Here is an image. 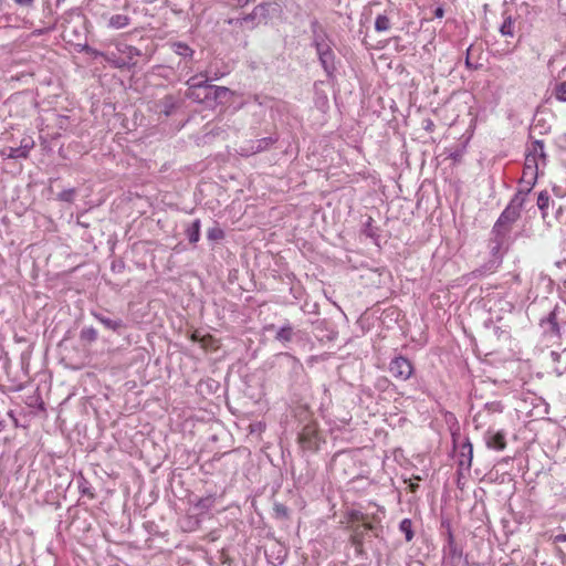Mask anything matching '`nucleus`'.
I'll return each mask as SVG.
<instances>
[{"label": "nucleus", "mask_w": 566, "mask_h": 566, "mask_svg": "<svg viewBox=\"0 0 566 566\" xmlns=\"http://www.w3.org/2000/svg\"><path fill=\"white\" fill-rule=\"evenodd\" d=\"M530 193V188L526 190H518L513 198L510 200L509 205L502 211L497 220L492 227L493 232H496L497 235H510L513 224L520 219L521 211L526 200L527 195Z\"/></svg>", "instance_id": "nucleus-1"}, {"label": "nucleus", "mask_w": 566, "mask_h": 566, "mask_svg": "<svg viewBox=\"0 0 566 566\" xmlns=\"http://www.w3.org/2000/svg\"><path fill=\"white\" fill-rule=\"evenodd\" d=\"M562 325H566L565 310L557 305L539 322L544 338L553 342L559 339Z\"/></svg>", "instance_id": "nucleus-2"}, {"label": "nucleus", "mask_w": 566, "mask_h": 566, "mask_svg": "<svg viewBox=\"0 0 566 566\" xmlns=\"http://www.w3.org/2000/svg\"><path fill=\"white\" fill-rule=\"evenodd\" d=\"M91 315L106 329L117 335H122L127 328L126 323L119 316L107 310L91 311Z\"/></svg>", "instance_id": "nucleus-3"}, {"label": "nucleus", "mask_w": 566, "mask_h": 566, "mask_svg": "<svg viewBox=\"0 0 566 566\" xmlns=\"http://www.w3.org/2000/svg\"><path fill=\"white\" fill-rule=\"evenodd\" d=\"M389 373L398 380L406 381L413 375V364L402 355L395 356L389 363Z\"/></svg>", "instance_id": "nucleus-4"}, {"label": "nucleus", "mask_w": 566, "mask_h": 566, "mask_svg": "<svg viewBox=\"0 0 566 566\" xmlns=\"http://www.w3.org/2000/svg\"><path fill=\"white\" fill-rule=\"evenodd\" d=\"M34 140L32 137H23L20 145L17 147L8 146L1 150V156L11 159L28 158L30 150L34 147Z\"/></svg>", "instance_id": "nucleus-5"}, {"label": "nucleus", "mask_w": 566, "mask_h": 566, "mask_svg": "<svg viewBox=\"0 0 566 566\" xmlns=\"http://www.w3.org/2000/svg\"><path fill=\"white\" fill-rule=\"evenodd\" d=\"M319 64L322 65L327 78H333L336 72V55L332 46L319 50L317 53Z\"/></svg>", "instance_id": "nucleus-6"}, {"label": "nucleus", "mask_w": 566, "mask_h": 566, "mask_svg": "<svg viewBox=\"0 0 566 566\" xmlns=\"http://www.w3.org/2000/svg\"><path fill=\"white\" fill-rule=\"evenodd\" d=\"M266 332H275L274 339L281 343L284 347L291 343L295 336L294 327L286 321L281 327H276L274 324H269L264 327Z\"/></svg>", "instance_id": "nucleus-7"}, {"label": "nucleus", "mask_w": 566, "mask_h": 566, "mask_svg": "<svg viewBox=\"0 0 566 566\" xmlns=\"http://www.w3.org/2000/svg\"><path fill=\"white\" fill-rule=\"evenodd\" d=\"M298 442L301 443L303 449L317 450L319 438L316 427L311 423L304 426L298 434Z\"/></svg>", "instance_id": "nucleus-8"}, {"label": "nucleus", "mask_w": 566, "mask_h": 566, "mask_svg": "<svg viewBox=\"0 0 566 566\" xmlns=\"http://www.w3.org/2000/svg\"><path fill=\"white\" fill-rule=\"evenodd\" d=\"M507 239H509V235H502V234L497 235L496 232H493V230H491L489 244H488L489 252L491 255L490 259L499 258L501 260V262L503 261V255H504L503 249L507 242Z\"/></svg>", "instance_id": "nucleus-9"}, {"label": "nucleus", "mask_w": 566, "mask_h": 566, "mask_svg": "<svg viewBox=\"0 0 566 566\" xmlns=\"http://www.w3.org/2000/svg\"><path fill=\"white\" fill-rule=\"evenodd\" d=\"M208 95V106L222 104L231 94L230 90L224 86L212 85L207 82L206 84Z\"/></svg>", "instance_id": "nucleus-10"}, {"label": "nucleus", "mask_w": 566, "mask_h": 566, "mask_svg": "<svg viewBox=\"0 0 566 566\" xmlns=\"http://www.w3.org/2000/svg\"><path fill=\"white\" fill-rule=\"evenodd\" d=\"M484 440L489 449L502 451L506 447L505 433L489 429L484 434Z\"/></svg>", "instance_id": "nucleus-11"}, {"label": "nucleus", "mask_w": 566, "mask_h": 566, "mask_svg": "<svg viewBox=\"0 0 566 566\" xmlns=\"http://www.w3.org/2000/svg\"><path fill=\"white\" fill-rule=\"evenodd\" d=\"M538 168H539V161L534 160V157H525L524 168H523V177L522 179H528V188L533 186L534 181L537 178L538 175Z\"/></svg>", "instance_id": "nucleus-12"}, {"label": "nucleus", "mask_w": 566, "mask_h": 566, "mask_svg": "<svg viewBox=\"0 0 566 566\" xmlns=\"http://www.w3.org/2000/svg\"><path fill=\"white\" fill-rule=\"evenodd\" d=\"M446 549V563L448 566H469L467 557L463 556L462 548L452 546Z\"/></svg>", "instance_id": "nucleus-13"}, {"label": "nucleus", "mask_w": 566, "mask_h": 566, "mask_svg": "<svg viewBox=\"0 0 566 566\" xmlns=\"http://www.w3.org/2000/svg\"><path fill=\"white\" fill-rule=\"evenodd\" d=\"M502 264L501 260L499 258L489 259L485 263H483L481 266L474 269L470 276L473 279H480L488 274L494 273L500 265Z\"/></svg>", "instance_id": "nucleus-14"}, {"label": "nucleus", "mask_w": 566, "mask_h": 566, "mask_svg": "<svg viewBox=\"0 0 566 566\" xmlns=\"http://www.w3.org/2000/svg\"><path fill=\"white\" fill-rule=\"evenodd\" d=\"M279 140L277 136H269L264 138H260L255 142H252L247 148L248 154H259L270 149L276 142Z\"/></svg>", "instance_id": "nucleus-15"}, {"label": "nucleus", "mask_w": 566, "mask_h": 566, "mask_svg": "<svg viewBox=\"0 0 566 566\" xmlns=\"http://www.w3.org/2000/svg\"><path fill=\"white\" fill-rule=\"evenodd\" d=\"M534 157V160L542 161L543 165L546 163V154L544 150V142L535 139L526 148L525 157Z\"/></svg>", "instance_id": "nucleus-16"}, {"label": "nucleus", "mask_w": 566, "mask_h": 566, "mask_svg": "<svg viewBox=\"0 0 566 566\" xmlns=\"http://www.w3.org/2000/svg\"><path fill=\"white\" fill-rule=\"evenodd\" d=\"M179 107V99L174 95H166L158 102V108L166 117L171 116Z\"/></svg>", "instance_id": "nucleus-17"}, {"label": "nucleus", "mask_w": 566, "mask_h": 566, "mask_svg": "<svg viewBox=\"0 0 566 566\" xmlns=\"http://www.w3.org/2000/svg\"><path fill=\"white\" fill-rule=\"evenodd\" d=\"M274 6L275 3L272 1H262L253 8L262 24H268L269 21L271 20V11L274 8Z\"/></svg>", "instance_id": "nucleus-18"}, {"label": "nucleus", "mask_w": 566, "mask_h": 566, "mask_svg": "<svg viewBox=\"0 0 566 566\" xmlns=\"http://www.w3.org/2000/svg\"><path fill=\"white\" fill-rule=\"evenodd\" d=\"M472 458H473V447H472L471 442L469 441V439H467L461 444V452H460V457H459V465L460 467H465L467 469H469L471 467V463H472Z\"/></svg>", "instance_id": "nucleus-19"}, {"label": "nucleus", "mask_w": 566, "mask_h": 566, "mask_svg": "<svg viewBox=\"0 0 566 566\" xmlns=\"http://www.w3.org/2000/svg\"><path fill=\"white\" fill-rule=\"evenodd\" d=\"M350 543L355 547L356 552L361 554L365 541V533L360 525L352 526Z\"/></svg>", "instance_id": "nucleus-20"}, {"label": "nucleus", "mask_w": 566, "mask_h": 566, "mask_svg": "<svg viewBox=\"0 0 566 566\" xmlns=\"http://www.w3.org/2000/svg\"><path fill=\"white\" fill-rule=\"evenodd\" d=\"M260 24L262 23L259 20L254 9L250 13L244 14L241 18H238V20L235 21V27L242 28L243 25H247L250 30L258 28Z\"/></svg>", "instance_id": "nucleus-21"}, {"label": "nucleus", "mask_w": 566, "mask_h": 566, "mask_svg": "<svg viewBox=\"0 0 566 566\" xmlns=\"http://www.w3.org/2000/svg\"><path fill=\"white\" fill-rule=\"evenodd\" d=\"M116 49L122 55H124L123 59H126L129 62H137L136 57L142 55V52L139 49H137L133 45L125 44V43H118L116 45Z\"/></svg>", "instance_id": "nucleus-22"}, {"label": "nucleus", "mask_w": 566, "mask_h": 566, "mask_svg": "<svg viewBox=\"0 0 566 566\" xmlns=\"http://www.w3.org/2000/svg\"><path fill=\"white\" fill-rule=\"evenodd\" d=\"M503 22L500 25V33L502 36L513 38L515 35V20L507 12L503 13Z\"/></svg>", "instance_id": "nucleus-23"}, {"label": "nucleus", "mask_w": 566, "mask_h": 566, "mask_svg": "<svg viewBox=\"0 0 566 566\" xmlns=\"http://www.w3.org/2000/svg\"><path fill=\"white\" fill-rule=\"evenodd\" d=\"M132 22L130 17L126 14H114L107 20V28L119 30L128 27Z\"/></svg>", "instance_id": "nucleus-24"}, {"label": "nucleus", "mask_w": 566, "mask_h": 566, "mask_svg": "<svg viewBox=\"0 0 566 566\" xmlns=\"http://www.w3.org/2000/svg\"><path fill=\"white\" fill-rule=\"evenodd\" d=\"M201 221L195 219L185 230V234L191 244H196L200 239Z\"/></svg>", "instance_id": "nucleus-25"}, {"label": "nucleus", "mask_w": 566, "mask_h": 566, "mask_svg": "<svg viewBox=\"0 0 566 566\" xmlns=\"http://www.w3.org/2000/svg\"><path fill=\"white\" fill-rule=\"evenodd\" d=\"M171 50L177 55L184 57V59H192L195 51L185 42H172L170 44Z\"/></svg>", "instance_id": "nucleus-26"}, {"label": "nucleus", "mask_w": 566, "mask_h": 566, "mask_svg": "<svg viewBox=\"0 0 566 566\" xmlns=\"http://www.w3.org/2000/svg\"><path fill=\"white\" fill-rule=\"evenodd\" d=\"M186 96H187V98H189L196 103L208 105V95H207L206 85L202 87H199L197 90H187Z\"/></svg>", "instance_id": "nucleus-27"}, {"label": "nucleus", "mask_w": 566, "mask_h": 566, "mask_svg": "<svg viewBox=\"0 0 566 566\" xmlns=\"http://www.w3.org/2000/svg\"><path fill=\"white\" fill-rule=\"evenodd\" d=\"M312 45L315 48L316 53L319 50H323V49L327 48L328 45H331L327 42V34L324 30H321L318 33L313 34Z\"/></svg>", "instance_id": "nucleus-28"}, {"label": "nucleus", "mask_w": 566, "mask_h": 566, "mask_svg": "<svg viewBox=\"0 0 566 566\" xmlns=\"http://www.w3.org/2000/svg\"><path fill=\"white\" fill-rule=\"evenodd\" d=\"M97 337H98V333L92 326L83 327L80 332V339L87 344H92V343L96 342Z\"/></svg>", "instance_id": "nucleus-29"}, {"label": "nucleus", "mask_w": 566, "mask_h": 566, "mask_svg": "<svg viewBox=\"0 0 566 566\" xmlns=\"http://www.w3.org/2000/svg\"><path fill=\"white\" fill-rule=\"evenodd\" d=\"M77 488L82 495H86L90 499L95 497L91 483L83 475L77 478Z\"/></svg>", "instance_id": "nucleus-30"}, {"label": "nucleus", "mask_w": 566, "mask_h": 566, "mask_svg": "<svg viewBox=\"0 0 566 566\" xmlns=\"http://www.w3.org/2000/svg\"><path fill=\"white\" fill-rule=\"evenodd\" d=\"M391 28V21L386 14H378L375 20V30L377 32H386Z\"/></svg>", "instance_id": "nucleus-31"}, {"label": "nucleus", "mask_w": 566, "mask_h": 566, "mask_svg": "<svg viewBox=\"0 0 566 566\" xmlns=\"http://www.w3.org/2000/svg\"><path fill=\"white\" fill-rule=\"evenodd\" d=\"M399 531L401 533H403L405 535V538L407 542H411L413 536H415V532L412 530V521L410 518H403L400 523H399Z\"/></svg>", "instance_id": "nucleus-32"}, {"label": "nucleus", "mask_w": 566, "mask_h": 566, "mask_svg": "<svg viewBox=\"0 0 566 566\" xmlns=\"http://www.w3.org/2000/svg\"><path fill=\"white\" fill-rule=\"evenodd\" d=\"M361 232L366 237L377 240L378 228L374 226V219L371 217H368L366 222L363 224Z\"/></svg>", "instance_id": "nucleus-33"}, {"label": "nucleus", "mask_w": 566, "mask_h": 566, "mask_svg": "<svg viewBox=\"0 0 566 566\" xmlns=\"http://www.w3.org/2000/svg\"><path fill=\"white\" fill-rule=\"evenodd\" d=\"M213 504H214V496L210 494L208 496L200 497L195 503V507L197 510H199L201 513H203V512H208L209 510H211Z\"/></svg>", "instance_id": "nucleus-34"}, {"label": "nucleus", "mask_w": 566, "mask_h": 566, "mask_svg": "<svg viewBox=\"0 0 566 566\" xmlns=\"http://www.w3.org/2000/svg\"><path fill=\"white\" fill-rule=\"evenodd\" d=\"M224 238V231L218 226H213L207 231V239L211 242L221 241Z\"/></svg>", "instance_id": "nucleus-35"}, {"label": "nucleus", "mask_w": 566, "mask_h": 566, "mask_svg": "<svg viewBox=\"0 0 566 566\" xmlns=\"http://www.w3.org/2000/svg\"><path fill=\"white\" fill-rule=\"evenodd\" d=\"M549 206V195L546 190H543L537 196V207L542 211L543 217L546 216V210Z\"/></svg>", "instance_id": "nucleus-36"}, {"label": "nucleus", "mask_w": 566, "mask_h": 566, "mask_svg": "<svg viewBox=\"0 0 566 566\" xmlns=\"http://www.w3.org/2000/svg\"><path fill=\"white\" fill-rule=\"evenodd\" d=\"M554 95L558 101L566 102V81L555 85Z\"/></svg>", "instance_id": "nucleus-37"}, {"label": "nucleus", "mask_w": 566, "mask_h": 566, "mask_svg": "<svg viewBox=\"0 0 566 566\" xmlns=\"http://www.w3.org/2000/svg\"><path fill=\"white\" fill-rule=\"evenodd\" d=\"M75 192L76 190L74 188L65 189L57 195V199L71 203L74 200Z\"/></svg>", "instance_id": "nucleus-38"}, {"label": "nucleus", "mask_w": 566, "mask_h": 566, "mask_svg": "<svg viewBox=\"0 0 566 566\" xmlns=\"http://www.w3.org/2000/svg\"><path fill=\"white\" fill-rule=\"evenodd\" d=\"M108 61L113 62L114 66L118 69H132L137 64V62H129L123 57H118L116 60L108 59Z\"/></svg>", "instance_id": "nucleus-39"}, {"label": "nucleus", "mask_w": 566, "mask_h": 566, "mask_svg": "<svg viewBox=\"0 0 566 566\" xmlns=\"http://www.w3.org/2000/svg\"><path fill=\"white\" fill-rule=\"evenodd\" d=\"M199 76L200 75H195L187 81L186 84L188 85V90H197L207 84V82H208L207 78L203 81H199Z\"/></svg>", "instance_id": "nucleus-40"}, {"label": "nucleus", "mask_w": 566, "mask_h": 566, "mask_svg": "<svg viewBox=\"0 0 566 566\" xmlns=\"http://www.w3.org/2000/svg\"><path fill=\"white\" fill-rule=\"evenodd\" d=\"M390 385L391 381L387 377H379L375 382V387L381 391H385Z\"/></svg>", "instance_id": "nucleus-41"}, {"label": "nucleus", "mask_w": 566, "mask_h": 566, "mask_svg": "<svg viewBox=\"0 0 566 566\" xmlns=\"http://www.w3.org/2000/svg\"><path fill=\"white\" fill-rule=\"evenodd\" d=\"M274 511H275L276 516H279V517H282V518L289 517V510L284 504L276 503L274 505Z\"/></svg>", "instance_id": "nucleus-42"}, {"label": "nucleus", "mask_w": 566, "mask_h": 566, "mask_svg": "<svg viewBox=\"0 0 566 566\" xmlns=\"http://www.w3.org/2000/svg\"><path fill=\"white\" fill-rule=\"evenodd\" d=\"M111 270L114 273H122L125 270V262L122 259L114 260L111 264Z\"/></svg>", "instance_id": "nucleus-43"}, {"label": "nucleus", "mask_w": 566, "mask_h": 566, "mask_svg": "<svg viewBox=\"0 0 566 566\" xmlns=\"http://www.w3.org/2000/svg\"><path fill=\"white\" fill-rule=\"evenodd\" d=\"M348 517L352 523H355V522L363 523L366 520V515L364 513H361L359 511H355V510L349 513Z\"/></svg>", "instance_id": "nucleus-44"}, {"label": "nucleus", "mask_w": 566, "mask_h": 566, "mask_svg": "<svg viewBox=\"0 0 566 566\" xmlns=\"http://www.w3.org/2000/svg\"><path fill=\"white\" fill-rule=\"evenodd\" d=\"M359 525H360V526H361V528L364 530V533H365V534H366V532H367V531H371V532H374V535H375L376 537H378V536H379V533H378V530H379V528H378L375 524L369 523V522H366V520H365V521H364L361 524H359Z\"/></svg>", "instance_id": "nucleus-45"}, {"label": "nucleus", "mask_w": 566, "mask_h": 566, "mask_svg": "<svg viewBox=\"0 0 566 566\" xmlns=\"http://www.w3.org/2000/svg\"><path fill=\"white\" fill-rule=\"evenodd\" d=\"M43 15L45 19H52L54 15L52 6L49 2L43 7Z\"/></svg>", "instance_id": "nucleus-46"}, {"label": "nucleus", "mask_w": 566, "mask_h": 566, "mask_svg": "<svg viewBox=\"0 0 566 566\" xmlns=\"http://www.w3.org/2000/svg\"><path fill=\"white\" fill-rule=\"evenodd\" d=\"M321 30H324L322 28V25L319 24L318 20L317 19H314L311 21V31H312V34L314 33H318Z\"/></svg>", "instance_id": "nucleus-47"}, {"label": "nucleus", "mask_w": 566, "mask_h": 566, "mask_svg": "<svg viewBox=\"0 0 566 566\" xmlns=\"http://www.w3.org/2000/svg\"><path fill=\"white\" fill-rule=\"evenodd\" d=\"M494 334L497 336V338L504 337L505 339L509 338V332L505 329H502L501 327H494Z\"/></svg>", "instance_id": "nucleus-48"}, {"label": "nucleus", "mask_w": 566, "mask_h": 566, "mask_svg": "<svg viewBox=\"0 0 566 566\" xmlns=\"http://www.w3.org/2000/svg\"><path fill=\"white\" fill-rule=\"evenodd\" d=\"M18 6L29 8L33 4L34 0H13Z\"/></svg>", "instance_id": "nucleus-49"}, {"label": "nucleus", "mask_w": 566, "mask_h": 566, "mask_svg": "<svg viewBox=\"0 0 566 566\" xmlns=\"http://www.w3.org/2000/svg\"><path fill=\"white\" fill-rule=\"evenodd\" d=\"M563 355H566V348L562 353H557L554 350L551 353V357L554 361H559Z\"/></svg>", "instance_id": "nucleus-50"}, {"label": "nucleus", "mask_w": 566, "mask_h": 566, "mask_svg": "<svg viewBox=\"0 0 566 566\" xmlns=\"http://www.w3.org/2000/svg\"><path fill=\"white\" fill-rule=\"evenodd\" d=\"M450 158L455 161V163H459L461 161V158H462V151L460 150H457V151H453L450 154Z\"/></svg>", "instance_id": "nucleus-51"}, {"label": "nucleus", "mask_w": 566, "mask_h": 566, "mask_svg": "<svg viewBox=\"0 0 566 566\" xmlns=\"http://www.w3.org/2000/svg\"><path fill=\"white\" fill-rule=\"evenodd\" d=\"M452 546H458L454 542V537L451 532L448 533V546L446 548H450Z\"/></svg>", "instance_id": "nucleus-52"}, {"label": "nucleus", "mask_w": 566, "mask_h": 566, "mask_svg": "<svg viewBox=\"0 0 566 566\" xmlns=\"http://www.w3.org/2000/svg\"><path fill=\"white\" fill-rule=\"evenodd\" d=\"M433 14H434V18H439V19H440V18H442V17H443V14H444V10H443V8H442V7H437V8L434 9Z\"/></svg>", "instance_id": "nucleus-53"}, {"label": "nucleus", "mask_w": 566, "mask_h": 566, "mask_svg": "<svg viewBox=\"0 0 566 566\" xmlns=\"http://www.w3.org/2000/svg\"><path fill=\"white\" fill-rule=\"evenodd\" d=\"M238 1V6L240 8H244L247 7L248 4L252 3V2H255L256 0H237Z\"/></svg>", "instance_id": "nucleus-54"}, {"label": "nucleus", "mask_w": 566, "mask_h": 566, "mask_svg": "<svg viewBox=\"0 0 566 566\" xmlns=\"http://www.w3.org/2000/svg\"><path fill=\"white\" fill-rule=\"evenodd\" d=\"M469 52H470V48L468 49V54H467V59H465V66H467L469 70L476 69V66H473V64H472V63H471V61H470Z\"/></svg>", "instance_id": "nucleus-55"}, {"label": "nucleus", "mask_w": 566, "mask_h": 566, "mask_svg": "<svg viewBox=\"0 0 566 566\" xmlns=\"http://www.w3.org/2000/svg\"><path fill=\"white\" fill-rule=\"evenodd\" d=\"M554 542H555V543L566 542V534H558V535H555V537H554Z\"/></svg>", "instance_id": "nucleus-56"}, {"label": "nucleus", "mask_w": 566, "mask_h": 566, "mask_svg": "<svg viewBox=\"0 0 566 566\" xmlns=\"http://www.w3.org/2000/svg\"><path fill=\"white\" fill-rule=\"evenodd\" d=\"M408 488H409L410 492L416 493L419 488V484L410 482Z\"/></svg>", "instance_id": "nucleus-57"}, {"label": "nucleus", "mask_w": 566, "mask_h": 566, "mask_svg": "<svg viewBox=\"0 0 566 566\" xmlns=\"http://www.w3.org/2000/svg\"><path fill=\"white\" fill-rule=\"evenodd\" d=\"M77 224L83 227V228H88L90 227V223L88 222H85L81 219V217H77Z\"/></svg>", "instance_id": "nucleus-58"}, {"label": "nucleus", "mask_w": 566, "mask_h": 566, "mask_svg": "<svg viewBox=\"0 0 566 566\" xmlns=\"http://www.w3.org/2000/svg\"><path fill=\"white\" fill-rule=\"evenodd\" d=\"M284 557H285V554H284L283 556H281V555L279 554V556H277V558H276V559H277V563H276L275 565H282V564H283V562H284Z\"/></svg>", "instance_id": "nucleus-59"}, {"label": "nucleus", "mask_w": 566, "mask_h": 566, "mask_svg": "<svg viewBox=\"0 0 566 566\" xmlns=\"http://www.w3.org/2000/svg\"><path fill=\"white\" fill-rule=\"evenodd\" d=\"M238 20V18H230L227 20V23L230 24V25H234L235 27V21Z\"/></svg>", "instance_id": "nucleus-60"}, {"label": "nucleus", "mask_w": 566, "mask_h": 566, "mask_svg": "<svg viewBox=\"0 0 566 566\" xmlns=\"http://www.w3.org/2000/svg\"><path fill=\"white\" fill-rule=\"evenodd\" d=\"M4 427H6L4 420L0 419V432L4 429Z\"/></svg>", "instance_id": "nucleus-61"}, {"label": "nucleus", "mask_w": 566, "mask_h": 566, "mask_svg": "<svg viewBox=\"0 0 566 566\" xmlns=\"http://www.w3.org/2000/svg\"><path fill=\"white\" fill-rule=\"evenodd\" d=\"M65 0H56L55 4L56 7H60Z\"/></svg>", "instance_id": "nucleus-62"}, {"label": "nucleus", "mask_w": 566, "mask_h": 566, "mask_svg": "<svg viewBox=\"0 0 566 566\" xmlns=\"http://www.w3.org/2000/svg\"><path fill=\"white\" fill-rule=\"evenodd\" d=\"M192 339L196 340V342L198 340L196 335L192 336Z\"/></svg>", "instance_id": "nucleus-63"}]
</instances>
